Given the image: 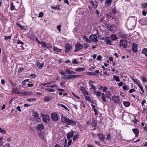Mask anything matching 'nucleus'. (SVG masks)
<instances>
[{
  "label": "nucleus",
  "instance_id": "obj_61",
  "mask_svg": "<svg viewBox=\"0 0 147 147\" xmlns=\"http://www.w3.org/2000/svg\"><path fill=\"white\" fill-rule=\"evenodd\" d=\"M72 78H76L78 77H81V76L80 75H72Z\"/></svg>",
  "mask_w": 147,
  "mask_h": 147
},
{
  "label": "nucleus",
  "instance_id": "obj_10",
  "mask_svg": "<svg viewBox=\"0 0 147 147\" xmlns=\"http://www.w3.org/2000/svg\"><path fill=\"white\" fill-rule=\"evenodd\" d=\"M98 138L101 142H103L105 139V137L101 133H99L98 134Z\"/></svg>",
  "mask_w": 147,
  "mask_h": 147
},
{
  "label": "nucleus",
  "instance_id": "obj_57",
  "mask_svg": "<svg viewBox=\"0 0 147 147\" xmlns=\"http://www.w3.org/2000/svg\"><path fill=\"white\" fill-rule=\"evenodd\" d=\"M38 63H39V67H38V68H40L42 67L44 65V63H43L40 64H39L40 63L39 62H38Z\"/></svg>",
  "mask_w": 147,
  "mask_h": 147
},
{
  "label": "nucleus",
  "instance_id": "obj_54",
  "mask_svg": "<svg viewBox=\"0 0 147 147\" xmlns=\"http://www.w3.org/2000/svg\"><path fill=\"white\" fill-rule=\"evenodd\" d=\"M78 135H76L74 136L73 138V140L74 141H75L78 138Z\"/></svg>",
  "mask_w": 147,
  "mask_h": 147
},
{
  "label": "nucleus",
  "instance_id": "obj_56",
  "mask_svg": "<svg viewBox=\"0 0 147 147\" xmlns=\"http://www.w3.org/2000/svg\"><path fill=\"white\" fill-rule=\"evenodd\" d=\"M72 94L76 98H78V99H80V98L79 97V96L76 94L75 93H72Z\"/></svg>",
  "mask_w": 147,
  "mask_h": 147
},
{
  "label": "nucleus",
  "instance_id": "obj_13",
  "mask_svg": "<svg viewBox=\"0 0 147 147\" xmlns=\"http://www.w3.org/2000/svg\"><path fill=\"white\" fill-rule=\"evenodd\" d=\"M52 96H45L44 98V101L45 102H49L52 99Z\"/></svg>",
  "mask_w": 147,
  "mask_h": 147
},
{
  "label": "nucleus",
  "instance_id": "obj_44",
  "mask_svg": "<svg viewBox=\"0 0 147 147\" xmlns=\"http://www.w3.org/2000/svg\"><path fill=\"white\" fill-rule=\"evenodd\" d=\"M24 70V69L23 67H20L18 71V73H20Z\"/></svg>",
  "mask_w": 147,
  "mask_h": 147
},
{
  "label": "nucleus",
  "instance_id": "obj_16",
  "mask_svg": "<svg viewBox=\"0 0 147 147\" xmlns=\"http://www.w3.org/2000/svg\"><path fill=\"white\" fill-rule=\"evenodd\" d=\"M36 128L39 130H42L44 129V125L43 124H39L37 125Z\"/></svg>",
  "mask_w": 147,
  "mask_h": 147
},
{
  "label": "nucleus",
  "instance_id": "obj_48",
  "mask_svg": "<svg viewBox=\"0 0 147 147\" xmlns=\"http://www.w3.org/2000/svg\"><path fill=\"white\" fill-rule=\"evenodd\" d=\"M36 100V98H28L27 100V101H28L29 102H31V101H35Z\"/></svg>",
  "mask_w": 147,
  "mask_h": 147
},
{
  "label": "nucleus",
  "instance_id": "obj_17",
  "mask_svg": "<svg viewBox=\"0 0 147 147\" xmlns=\"http://www.w3.org/2000/svg\"><path fill=\"white\" fill-rule=\"evenodd\" d=\"M112 0H106L105 3L108 7H110L111 5Z\"/></svg>",
  "mask_w": 147,
  "mask_h": 147
},
{
  "label": "nucleus",
  "instance_id": "obj_58",
  "mask_svg": "<svg viewBox=\"0 0 147 147\" xmlns=\"http://www.w3.org/2000/svg\"><path fill=\"white\" fill-rule=\"evenodd\" d=\"M33 116L34 117H38L39 115L38 113L35 112L34 113Z\"/></svg>",
  "mask_w": 147,
  "mask_h": 147
},
{
  "label": "nucleus",
  "instance_id": "obj_43",
  "mask_svg": "<svg viewBox=\"0 0 147 147\" xmlns=\"http://www.w3.org/2000/svg\"><path fill=\"white\" fill-rule=\"evenodd\" d=\"M10 7L11 10H13L15 9V6L13 5V3L11 4Z\"/></svg>",
  "mask_w": 147,
  "mask_h": 147
},
{
  "label": "nucleus",
  "instance_id": "obj_24",
  "mask_svg": "<svg viewBox=\"0 0 147 147\" xmlns=\"http://www.w3.org/2000/svg\"><path fill=\"white\" fill-rule=\"evenodd\" d=\"M91 3L92 4L93 8H95L97 7L98 5V4L96 1L94 2L93 1H91Z\"/></svg>",
  "mask_w": 147,
  "mask_h": 147
},
{
  "label": "nucleus",
  "instance_id": "obj_15",
  "mask_svg": "<svg viewBox=\"0 0 147 147\" xmlns=\"http://www.w3.org/2000/svg\"><path fill=\"white\" fill-rule=\"evenodd\" d=\"M107 29L109 31H112L114 30V27L111 24H109L107 27Z\"/></svg>",
  "mask_w": 147,
  "mask_h": 147
},
{
  "label": "nucleus",
  "instance_id": "obj_1",
  "mask_svg": "<svg viewBox=\"0 0 147 147\" xmlns=\"http://www.w3.org/2000/svg\"><path fill=\"white\" fill-rule=\"evenodd\" d=\"M59 115L56 113H52L51 115V117L52 120L55 121H56L59 120Z\"/></svg>",
  "mask_w": 147,
  "mask_h": 147
},
{
  "label": "nucleus",
  "instance_id": "obj_52",
  "mask_svg": "<svg viewBox=\"0 0 147 147\" xmlns=\"http://www.w3.org/2000/svg\"><path fill=\"white\" fill-rule=\"evenodd\" d=\"M46 90L49 92H54L55 91L54 90L50 88H47L46 89Z\"/></svg>",
  "mask_w": 147,
  "mask_h": 147
},
{
  "label": "nucleus",
  "instance_id": "obj_51",
  "mask_svg": "<svg viewBox=\"0 0 147 147\" xmlns=\"http://www.w3.org/2000/svg\"><path fill=\"white\" fill-rule=\"evenodd\" d=\"M96 87H91L90 88V90L92 91L93 93H94V92H95V91H96V90L95 88Z\"/></svg>",
  "mask_w": 147,
  "mask_h": 147
},
{
  "label": "nucleus",
  "instance_id": "obj_2",
  "mask_svg": "<svg viewBox=\"0 0 147 147\" xmlns=\"http://www.w3.org/2000/svg\"><path fill=\"white\" fill-rule=\"evenodd\" d=\"M112 100L115 103L120 104L121 101L118 96L114 95L112 97Z\"/></svg>",
  "mask_w": 147,
  "mask_h": 147
},
{
  "label": "nucleus",
  "instance_id": "obj_53",
  "mask_svg": "<svg viewBox=\"0 0 147 147\" xmlns=\"http://www.w3.org/2000/svg\"><path fill=\"white\" fill-rule=\"evenodd\" d=\"M122 88L124 90H125L127 89V88H129V86L125 85L123 86Z\"/></svg>",
  "mask_w": 147,
  "mask_h": 147
},
{
  "label": "nucleus",
  "instance_id": "obj_60",
  "mask_svg": "<svg viewBox=\"0 0 147 147\" xmlns=\"http://www.w3.org/2000/svg\"><path fill=\"white\" fill-rule=\"evenodd\" d=\"M36 121L37 122H40L41 121V119L39 117V116L38 117H36Z\"/></svg>",
  "mask_w": 147,
  "mask_h": 147
},
{
  "label": "nucleus",
  "instance_id": "obj_35",
  "mask_svg": "<svg viewBox=\"0 0 147 147\" xmlns=\"http://www.w3.org/2000/svg\"><path fill=\"white\" fill-rule=\"evenodd\" d=\"M113 78L116 82H119L120 81V80L119 79V76L115 75L113 76Z\"/></svg>",
  "mask_w": 147,
  "mask_h": 147
},
{
  "label": "nucleus",
  "instance_id": "obj_32",
  "mask_svg": "<svg viewBox=\"0 0 147 147\" xmlns=\"http://www.w3.org/2000/svg\"><path fill=\"white\" fill-rule=\"evenodd\" d=\"M85 69L84 67L78 68L76 69V71L78 72L83 71L85 70Z\"/></svg>",
  "mask_w": 147,
  "mask_h": 147
},
{
  "label": "nucleus",
  "instance_id": "obj_55",
  "mask_svg": "<svg viewBox=\"0 0 147 147\" xmlns=\"http://www.w3.org/2000/svg\"><path fill=\"white\" fill-rule=\"evenodd\" d=\"M5 38L4 39L6 40H8L9 39H10L11 38V36H5Z\"/></svg>",
  "mask_w": 147,
  "mask_h": 147
},
{
  "label": "nucleus",
  "instance_id": "obj_33",
  "mask_svg": "<svg viewBox=\"0 0 147 147\" xmlns=\"http://www.w3.org/2000/svg\"><path fill=\"white\" fill-rule=\"evenodd\" d=\"M38 135L42 139H44V133L42 132H40L38 133Z\"/></svg>",
  "mask_w": 147,
  "mask_h": 147
},
{
  "label": "nucleus",
  "instance_id": "obj_62",
  "mask_svg": "<svg viewBox=\"0 0 147 147\" xmlns=\"http://www.w3.org/2000/svg\"><path fill=\"white\" fill-rule=\"evenodd\" d=\"M43 13L42 12H41L39 13L38 17H42L43 16Z\"/></svg>",
  "mask_w": 147,
  "mask_h": 147
},
{
  "label": "nucleus",
  "instance_id": "obj_7",
  "mask_svg": "<svg viewBox=\"0 0 147 147\" xmlns=\"http://www.w3.org/2000/svg\"><path fill=\"white\" fill-rule=\"evenodd\" d=\"M65 47V51L66 53H68L72 48V46H71L68 43L66 44Z\"/></svg>",
  "mask_w": 147,
  "mask_h": 147
},
{
  "label": "nucleus",
  "instance_id": "obj_4",
  "mask_svg": "<svg viewBox=\"0 0 147 147\" xmlns=\"http://www.w3.org/2000/svg\"><path fill=\"white\" fill-rule=\"evenodd\" d=\"M127 41L125 40H121L119 41L120 45L124 48L127 47Z\"/></svg>",
  "mask_w": 147,
  "mask_h": 147
},
{
  "label": "nucleus",
  "instance_id": "obj_8",
  "mask_svg": "<svg viewBox=\"0 0 147 147\" xmlns=\"http://www.w3.org/2000/svg\"><path fill=\"white\" fill-rule=\"evenodd\" d=\"M74 131L71 130V131L66 134L67 138V139H69L72 138L74 136Z\"/></svg>",
  "mask_w": 147,
  "mask_h": 147
},
{
  "label": "nucleus",
  "instance_id": "obj_20",
  "mask_svg": "<svg viewBox=\"0 0 147 147\" xmlns=\"http://www.w3.org/2000/svg\"><path fill=\"white\" fill-rule=\"evenodd\" d=\"M101 99L102 100V101L104 102H106L107 101V100L106 99V95L105 94H104L103 93H102L101 94Z\"/></svg>",
  "mask_w": 147,
  "mask_h": 147
},
{
  "label": "nucleus",
  "instance_id": "obj_36",
  "mask_svg": "<svg viewBox=\"0 0 147 147\" xmlns=\"http://www.w3.org/2000/svg\"><path fill=\"white\" fill-rule=\"evenodd\" d=\"M142 53L145 55L146 57L147 56V49H144L142 51Z\"/></svg>",
  "mask_w": 147,
  "mask_h": 147
},
{
  "label": "nucleus",
  "instance_id": "obj_25",
  "mask_svg": "<svg viewBox=\"0 0 147 147\" xmlns=\"http://www.w3.org/2000/svg\"><path fill=\"white\" fill-rule=\"evenodd\" d=\"M65 71L66 73L69 74H73L75 73L74 72L72 71H70L68 69H66Z\"/></svg>",
  "mask_w": 147,
  "mask_h": 147
},
{
  "label": "nucleus",
  "instance_id": "obj_26",
  "mask_svg": "<svg viewBox=\"0 0 147 147\" xmlns=\"http://www.w3.org/2000/svg\"><path fill=\"white\" fill-rule=\"evenodd\" d=\"M93 94L96 95L98 97H100L101 95V92L99 91H95Z\"/></svg>",
  "mask_w": 147,
  "mask_h": 147
},
{
  "label": "nucleus",
  "instance_id": "obj_11",
  "mask_svg": "<svg viewBox=\"0 0 147 147\" xmlns=\"http://www.w3.org/2000/svg\"><path fill=\"white\" fill-rule=\"evenodd\" d=\"M104 41L107 44L113 45V42L109 37H105Z\"/></svg>",
  "mask_w": 147,
  "mask_h": 147
},
{
  "label": "nucleus",
  "instance_id": "obj_14",
  "mask_svg": "<svg viewBox=\"0 0 147 147\" xmlns=\"http://www.w3.org/2000/svg\"><path fill=\"white\" fill-rule=\"evenodd\" d=\"M137 44L134 43H133L132 48L133 51L134 53H135L137 52L138 51L137 49Z\"/></svg>",
  "mask_w": 147,
  "mask_h": 147
},
{
  "label": "nucleus",
  "instance_id": "obj_27",
  "mask_svg": "<svg viewBox=\"0 0 147 147\" xmlns=\"http://www.w3.org/2000/svg\"><path fill=\"white\" fill-rule=\"evenodd\" d=\"M107 137L106 139V140L110 142V140H111L112 138L111 136V135L110 134H107Z\"/></svg>",
  "mask_w": 147,
  "mask_h": 147
},
{
  "label": "nucleus",
  "instance_id": "obj_49",
  "mask_svg": "<svg viewBox=\"0 0 147 147\" xmlns=\"http://www.w3.org/2000/svg\"><path fill=\"white\" fill-rule=\"evenodd\" d=\"M68 140H69L68 142V146H70L71 143V142H72V140L71 139H67Z\"/></svg>",
  "mask_w": 147,
  "mask_h": 147
},
{
  "label": "nucleus",
  "instance_id": "obj_21",
  "mask_svg": "<svg viewBox=\"0 0 147 147\" xmlns=\"http://www.w3.org/2000/svg\"><path fill=\"white\" fill-rule=\"evenodd\" d=\"M111 39L112 40L115 41L118 38L117 35L115 34H113L111 35Z\"/></svg>",
  "mask_w": 147,
  "mask_h": 147
},
{
  "label": "nucleus",
  "instance_id": "obj_6",
  "mask_svg": "<svg viewBox=\"0 0 147 147\" xmlns=\"http://www.w3.org/2000/svg\"><path fill=\"white\" fill-rule=\"evenodd\" d=\"M89 38L91 41L93 42H98L97 37L95 35H91L90 37Z\"/></svg>",
  "mask_w": 147,
  "mask_h": 147
},
{
  "label": "nucleus",
  "instance_id": "obj_34",
  "mask_svg": "<svg viewBox=\"0 0 147 147\" xmlns=\"http://www.w3.org/2000/svg\"><path fill=\"white\" fill-rule=\"evenodd\" d=\"M58 105L61 106V107L64 108L67 111H70L68 109V108L65 106L64 105L60 104H58Z\"/></svg>",
  "mask_w": 147,
  "mask_h": 147
},
{
  "label": "nucleus",
  "instance_id": "obj_9",
  "mask_svg": "<svg viewBox=\"0 0 147 147\" xmlns=\"http://www.w3.org/2000/svg\"><path fill=\"white\" fill-rule=\"evenodd\" d=\"M66 124L68 125H75L76 124V121H74L71 119H68Z\"/></svg>",
  "mask_w": 147,
  "mask_h": 147
},
{
  "label": "nucleus",
  "instance_id": "obj_3",
  "mask_svg": "<svg viewBox=\"0 0 147 147\" xmlns=\"http://www.w3.org/2000/svg\"><path fill=\"white\" fill-rule=\"evenodd\" d=\"M43 117L42 118V120L44 122L46 123H48L49 121H50V119L49 115H43Z\"/></svg>",
  "mask_w": 147,
  "mask_h": 147
},
{
  "label": "nucleus",
  "instance_id": "obj_42",
  "mask_svg": "<svg viewBox=\"0 0 147 147\" xmlns=\"http://www.w3.org/2000/svg\"><path fill=\"white\" fill-rule=\"evenodd\" d=\"M39 44H42V46L44 47H46L47 45L46 44V43L45 42H44L42 41L41 42L39 41Z\"/></svg>",
  "mask_w": 147,
  "mask_h": 147
},
{
  "label": "nucleus",
  "instance_id": "obj_41",
  "mask_svg": "<svg viewBox=\"0 0 147 147\" xmlns=\"http://www.w3.org/2000/svg\"><path fill=\"white\" fill-rule=\"evenodd\" d=\"M31 93L30 92H28V91H24L23 92L22 95L26 96V95H29L31 94Z\"/></svg>",
  "mask_w": 147,
  "mask_h": 147
},
{
  "label": "nucleus",
  "instance_id": "obj_46",
  "mask_svg": "<svg viewBox=\"0 0 147 147\" xmlns=\"http://www.w3.org/2000/svg\"><path fill=\"white\" fill-rule=\"evenodd\" d=\"M82 46L84 49H87L89 47V45L86 43L83 44Z\"/></svg>",
  "mask_w": 147,
  "mask_h": 147
},
{
  "label": "nucleus",
  "instance_id": "obj_18",
  "mask_svg": "<svg viewBox=\"0 0 147 147\" xmlns=\"http://www.w3.org/2000/svg\"><path fill=\"white\" fill-rule=\"evenodd\" d=\"M105 95H106V97L110 99H111V93L110 91H107L105 93Z\"/></svg>",
  "mask_w": 147,
  "mask_h": 147
},
{
  "label": "nucleus",
  "instance_id": "obj_40",
  "mask_svg": "<svg viewBox=\"0 0 147 147\" xmlns=\"http://www.w3.org/2000/svg\"><path fill=\"white\" fill-rule=\"evenodd\" d=\"M85 98L88 101L90 102L92 101V100L91 99L90 97L88 96H85Z\"/></svg>",
  "mask_w": 147,
  "mask_h": 147
},
{
  "label": "nucleus",
  "instance_id": "obj_37",
  "mask_svg": "<svg viewBox=\"0 0 147 147\" xmlns=\"http://www.w3.org/2000/svg\"><path fill=\"white\" fill-rule=\"evenodd\" d=\"M141 7L143 9H145L147 7V3L141 4Z\"/></svg>",
  "mask_w": 147,
  "mask_h": 147
},
{
  "label": "nucleus",
  "instance_id": "obj_28",
  "mask_svg": "<svg viewBox=\"0 0 147 147\" xmlns=\"http://www.w3.org/2000/svg\"><path fill=\"white\" fill-rule=\"evenodd\" d=\"M123 104L126 107H128L130 105V103L128 101H123Z\"/></svg>",
  "mask_w": 147,
  "mask_h": 147
},
{
  "label": "nucleus",
  "instance_id": "obj_12",
  "mask_svg": "<svg viewBox=\"0 0 147 147\" xmlns=\"http://www.w3.org/2000/svg\"><path fill=\"white\" fill-rule=\"evenodd\" d=\"M68 119L63 116V115H61V122L63 123L66 124Z\"/></svg>",
  "mask_w": 147,
  "mask_h": 147
},
{
  "label": "nucleus",
  "instance_id": "obj_47",
  "mask_svg": "<svg viewBox=\"0 0 147 147\" xmlns=\"http://www.w3.org/2000/svg\"><path fill=\"white\" fill-rule=\"evenodd\" d=\"M0 132L4 134H6V131L5 130L1 128H0Z\"/></svg>",
  "mask_w": 147,
  "mask_h": 147
},
{
  "label": "nucleus",
  "instance_id": "obj_64",
  "mask_svg": "<svg viewBox=\"0 0 147 147\" xmlns=\"http://www.w3.org/2000/svg\"><path fill=\"white\" fill-rule=\"evenodd\" d=\"M94 82L93 81H92L91 80H90L89 81V84L90 86H92V85H93V83Z\"/></svg>",
  "mask_w": 147,
  "mask_h": 147
},
{
  "label": "nucleus",
  "instance_id": "obj_19",
  "mask_svg": "<svg viewBox=\"0 0 147 147\" xmlns=\"http://www.w3.org/2000/svg\"><path fill=\"white\" fill-rule=\"evenodd\" d=\"M13 90L14 92L16 93V94H21L22 93V92H20L19 90L16 88H13Z\"/></svg>",
  "mask_w": 147,
  "mask_h": 147
},
{
  "label": "nucleus",
  "instance_id": "obj_50",
  "mask_svg": "<svg viewBox=\"0 0 147 147\" xmlns=\"http://www.w3.org/2000/svg\"><path fill=\"white\" fill-rule=\"evenodd\" d=\"M17 44H20L21 45H24V43L20 40H19L17 41Z\"/></svg>",
  "mask_w": 147,
  "mask_h": 147
},
{
  "label": "nucleus",
  "instance_id": "obj_22",
  "mask_svg": "<svg viewBox=\"0 0 147 147\" xmlns=\"http://www.w3.org/2000/svg\"><path fill=\"white\" fill-rule=\"evenodd\" d=\"M83 39L87 42L89 43H90L91 42V41L88 38H87L86 36L85 35L83 36Z\"/></svg>",
  "mask_w": 147,
  "mask_h": 147
},
{
  "label": "nucleus",
  "instance_id": "obj_31",
  "mask_svg": "<svg viewBox=\"0 0 147 147\" xmlns=\"http://www.w3.org/2000/svg\"><path fill=\"white\" fill-rule=\"evenodd\" d=\"M132 130L136 135L135 136L136 137L137 135L139 134L138 130L137 129H133Z\"/></svg>",
  "mask_w": 147,
  "mask_h": 147
},
{
  "label": "nucleus",
  "instance_id": "obj_63",
  "mask_svg": "<svg viewBox=\"0 0 147 147\" xmlns=\"http://www.w3.org/2000/svg\"><path fill=\"white\" fill-rule=\"evenodd\" d=\"M57 28L58 30L59 31V32H60L61 26L60 25H58L57 26Z\"/></svg>",
  "mask_w": 147,
  "mask_h": 147
},
{
  "label": "nucleus",
  "instance_id": "obj_59",
  "mask_svg": "<svg viewBox=\"0 0 147 147\" xmlns=\"http://www.w3.org/2000/svg\"><path fill=\"white\" fill-rule=\"evenodd\" d=\"M102 58L101 56L100 55H99L98 56L97 58V60L98 61H100Z\"/></svg>",
  "mask_w": 147,
  "mask_h": 147
},
{
  "label": "nucleus",
  "instance_id": "obj_23",
  "mask_svg": "<svg viewBox=\"0 0 147 147\" xmlns=\"http://www.w3.org/2000/svg\"><path fill=\"white\" fill-rule=\"evenodd\" d=\"M108 88L107 87L100 86L99 88V90H102L104 92H107Z\"/></svg>",
  "mask_w": 147,
  "mask_h": 147
},
{
  "label": "nucleus",
  "instance_id": "obj_39",
  "mask_svg": "<svg viewBox=\"0 0 147 147\" xmlns=\"http://www.w3.org/2000/svg\"><path fill=\"white\" fill-rule=\"evenodd\" d=\"M138 86L142 92L144 94V91L143 90L142 86L139 84H138Z\"/></svg>",
  "mask_w": 147,
  "mask_h": 147
},
{
  "label": "nucleus",
  "instance_id": "obj_29",
  "mask_svg": "<svg viewBox=\"0 0 147 147\" xmlns=\"http://www.w3.org/2000/svg\"><path fill=\"white\" fill-rule=\"evenodd\" d=\"M53 51L56 52H61L62 51V49H59L57 47H56L55 46L53 47Z\"/></svg>",
  "mask_w": 147,
  "mask_h": 147
},
{
  "label": "nucleus",
  "instance_id": "obj_45",
  "mask_svg": "<svg viewBox=\"0 0 147 147\" xmlns=\"http://www.w3.org/2000/svg\"><path fill=\"white\" fill-rule=\"evenodd\" d=\"M131 79L133 80V81L136 84H138L139 82L138 81L137 79H135L134 78L131 77Z\"/></svg>",
  "mask_w": 147,
  "mask_h": 147
},
{
  "label": "nucleus",
  "instance_id": "obj_30",
  "mask_svg": "<svg viewBox=\"0 0 147 147\" xmlns=\"http://www.w3.org/2000/svg\"><path fill=\"white\" fill-rule=\"evenodd\" d=\"M91 124L93 127H95L96 125V123L94 119H92V120Z\"/></svg>",
  "mask_w": 147,
  "mask_h": 147
},
{
  "label": "nucleus",
  "instance_id": "obj_5",
  "mask_svg": "<svg viewBox=\"0 0 147 147\" xmlns=\"http://www.w3.org/2000/svg\"><path fill=\"white\" fill-rule=\"evenodd\" d=\"M75 47L76 49L74 51L75 52H77L78 51L81 50L83 48L82 45L79 43H78L76 44Z\"/></svg>",
  "mask_w": 147,
  "mask_h": 147
},
{
  "label": "nucleus",
  "instance_id": "obj_38",
  "mask_svg": "<svg viewBox=\"0 0 147 147\" xmlns=\"http://www.w3.org/2000/svg\"><path fill=\"white\" fill-rule=\"evenodd\" d=\"M52 8L55 10H60V6L59 5H58L57 6H56L55 7H52Z\"/></svg>",
  "mask_w": 147,
  "mask_h": 147
}]
</instances>
